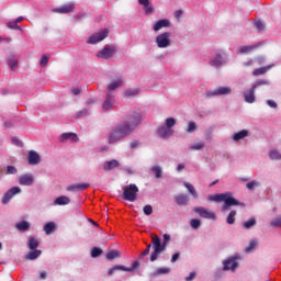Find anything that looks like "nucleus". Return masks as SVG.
Returning <instances> with one entry per match:
<instances>
[{
	"instance_id": "f257e3e1",
	"label": "nucleus",
	"mask_w": 281,
	"mask_h": 281,
	"mask_svg": "<svg viewBox=\"0 0 281 281\" xmlns=\"http://www.w3.org/2000/svg\"><path fill=\"white\" fill-rule=\"evenodd\" d=\"M209 199L211 201H215V203H224L222 210L223 212H227L229 207H234L236 205H239L240 207H245V203L236 200L232 192H226V193H220L215 195H210Z\"/></svg>"
},
{
	"instance_id": "f03ea898",
	"label": "nucleus",
	"mask_w": 281,
	"mask_h": 281,
	"mask_svg": "<svg viewBox=\"0 0 281 281\" xmlns=\"http://www.w3.org/2000/svg\"><path fill=\"white\" fill-rule=\"evenodd\" d=\"M133 134V128L121 123L116 125L110 133L109 144H115L120 142V139H124V137H128V135Z\"/></svg>"
},
{
	"instance_id": "7ed1b4c3",
	"label": "nucleus",
	"mask_w": 281,
	"mask_h": 281,
	"mask_svg": "<svg viewBox=\"0 0 281 281\" xmlns=\"http://www.w3.org/2000/svg\"><path fill=\"white\" fill-rule=\"evenodd\" d=\"M151 245H153V251L150 255V262H155V260H157V258H159V256H161V254H164V251H166V247H168V243L162 241L161 243V238H159V236L153 234L151 235Z\"/></svg>"
},
{
	"instance_id": "20e7f679",
	"label": "nucleus",
	"mask_w": 281,
	"mask_h": 281,
	"mask_svg": "<svg viewBox=\"0 0 281 281\" xmlns=\"http://www.w3.org/2000/svg\"><path fill=\"white\" fill-rule=\"evenodd\" d=\"M143 117H142V113L133 111L131 112L125 121L123 122V124L125 126H130L132 128V133L135 131V128H137V126H139L143 122Z\"/></svg>"
},
{
	"instance_id": "39448f33",
	"label": "nucleus",
	"mask_w": 281,
	"mask_h": 281,
	"mask_svg": "<svg viewBox=\"0 0 281 281\" xmlns=\"http://www.w3.org/2000/svg\"><path fill=\"white\" fill-rule=\"evenodd\" d=\"M137 194H139V188L137 184H128L123 188V199L124 201H128L130 203H134L137 201Z\"/></svg>"
},
{
	"instance_id": "423d86ee",
	"label": "nucleus",
	"mask_w": 281,
	"mask_h": 281,
	"mask_svg": "<svg viewBox=\"0 0 281 281\" xmlns=\"http://www.w3.org/2000/svg\"><path fill=\"white\" fill-rule=\"evenodd\" d=\"M170 36H172L170 32L159 34L156 37L157 47H159L160 49H166V47H170Z\"/></svg>"
},
{
	"instance_id": "0eeeda50",
	"label": "nucleus",
	"mask_w": 281,
	"mask_h": 281,
	"mask_svg": "<svg viewBox=\"0 0 281 281\" xmlns=\"http://www.w3.org/2000/svg\"><path fill=\"white\" fill-rule=\"evenodd\" d=\"M195 214H199L202 218H207L209 221H216V214L210 210L204 209L203 206L193 209Z\"/></svg>"
},
{
	"instance_id": "6e6552de",
	"label": "nucleus",
	"mask_w": 281,
	"mask_h": 281,
	"mask_svg": "<svg viewBox=\"0 0 281 281\" xmlns=\"http://www.w3.org/2000/svg\"><path fill=\"white\" fill-rule=\"evenodd\" d=\"M106 36H109V30H103L94 35H92L87 43L89 45H95L97 43H100L102 41H104V38H106Z\"/></svg>"
},
{
	"instance_id": "1a4fd4ad",
	"label": "nucleus",
	"mask_w": 281,
	"mask_h": 281,
	"mask_svg": "<svg viewBox=\"0 0 281 281\" xmlns=\"http://www.w3.org/2000/svg\"><path fill=\"white\" fill-rule=\"evenodd\" d=\"M232 93L231 87H220L216 90L206 92V98H214L216 95H229Z\"/></svg>"
},
{
	"instance_id": "9d476101",
	"label": "nucleus",
	"mask_w": 281,
	"mask_h": 281,
	"mask_svg": "<svg viewBox=\"0 0 281 281\" xmlns=\"http://www.w3.org/2000/svg\"><path fill=\"white\" fill-rule=\"evenodd\" d=\"M135 269H139V261H134L132 267L126 268L124 266H114L109 270V276H113L115 271H127V272H133Z\"/></svg>"
},
{
	"instance_id": "9b49d317",
	"label": "nucleus",
	"mask_w": 281,
	"mask_h": 281,
	"mask_svg": "<svg viewBox=\"0 0 281 281\" xmlns=\"http://www.w3.org/2000/svg\"><path fill=\"white\" fill-rule=\"evenodd\" d=\"M16 194H21V188L19 187L11 188L2 198L3 205H8V202L12 201V198L16 196Z\"/></svg>"
},
{
	"instance_id": "f8f14e48",
	"label": "nucleus",
	"mask_w": 281,
	"mask_h": 281,
	"mask_svg": "<svg viewBox=\"0 0 281 281\" xmlns=\"http://www.w3.org/2000/svg\"><path fill=\"white\" fill-rule=\"evenodd\" d=\"M115 55V47H104L103 49L99 50L97 56L98 58H102V60H108Z\"/></svg>"
},
{
	"instance_id": "ddd939ff",
	"label": "nucleus",
	"mask_w": 281,
	"mask_h": 281,
	"mask_svg": "<svg viewBox=\"0 0 281 281\" xmlns=\"http://www.w3.org/2000/svg\"><path fill=\"white\" fill-rule=\"evenodd\" d=\"M244 100L248 104H254V102H256V85H252L250 89L244 92Z\"/></svg>"
},
{
	"instance_id": "4468645a",
	"label": "nucleus",
	"mask_w": 281,
	"mask_h": 281,
	"mask_svg": "<svg viewBox=\"0 0 281 281\" xmlns=\"http://www.w3.org/2000/svg\"><path fill=\"white\" fill-rule=\"evenodd\" d=\"M236 269H238V261H236V257H232L224 261V271H236Z\"/></svg>"
},
{
	"instance_id": "2eb2a0df",
	"label": "nucleus",
	"mask_w": 281,
	"mask_h": 281,
	"mask_svg": "<svg viewBox=\"0 0 281 281\" xmlns=\"http://www.w3.org/2000/svg\"><path fill=\"white\" fill-rule=\"evenodd\" d=\"M75 5L74 3L64 4L60 8H56L53 10V12H56L57 14H69V12H74Z\"/></svg>"
},
{
	"instance_id": "dca6fc26",
	"label": "nucleus",
	"mask_w": 281,
	"mask_h": 281,
	"mask_svg": "<svg viewBox=\"0 0 281 281\" xmlns=\"http://www.w3.org/2000/svg\"><path fill=\"white\" fill-rule=\"evenodd\" d=\"M20 186H32L34 183V176L32 173H25L19 178Z\"/></svg>"
},
{
	"instance_id": "f3484780",
	"label": "nucleus",
	"mask_w": 281,
	"mask_h": 281,
	"mask_svg": "<svg viewBox=\"0 0 281 281\" xmlns=\"http://www.w3.org/2000/svg\"><path fill=\"white\" fill-rule=\"evenodd\" d=\"M225 56L221 53H217L214 58L210 61L211 67H221L225 63Z\"/></svg>"
},
{
	"instance_id": "a211bd4d",
	"label": "nucleus",
	"mask_w": 281,
	"mask_h": 281,
	"mask_svg": "<svg viewBox=\"0 0 281 281\" xmlns=\"http://www.w3.org/2000/svg\"><path fill=\"white\" fill-rule=\"evenodd\" d=\"M164 27H170L169 20L162 19V20L157 21L154 24L153 30H154V32H159V30H164Z\"/></svg>"
},
{
	"instance_id": "6ab92c4d",
	"label": "nucleus",
	"mask_w": 281,
	"mask_h": 281,
	"mask_svg": "<svg viewBox=\"0 0 281 281\" xmlns=\"http://www.w3.org/2000/svg\"><path fill=\"white\" fill-rule=\"evenodd\" d=\"M29 164L31 166H36L37 164H41V156L38 153L31 150L29 151Z\"/></svg>"
},
{
	"instance_id": "aec40b11",
	"label": "nucleus",
	"mask_w": 281,
	"mask_h": 281,
	"mask_svg": "<svg viewBox=\"0 0 281 281\" xmlns=\"http://www.w3.org/2000/svg\"><path fill=\"white\" fill-rule=\"evenodd\" d=\"M140 5H144L145 14H154L155 8L150 4V0H138Z\"/></svg>"
},
{
	"instance_id": "412c9836",
	"label": "nucleus",
	"mask_w": 281,
	"mask_h": 281,
	"mask_svg": "<svg viewBox=\"0 0 281 281\" xmlns=\"http://www.w3.org/2000/svg\"><path fill=\"white\" fill-rule=\"evenodd\" d=\"M175 201L177 205H188V203H190V198L188 196V194L182 193V194L176 195Z\"/></svg>"
},
{
	"instance_id": "4be33fe9",
	"label": "nucleus",
	"mask_w": 281,
	"mask_h": 281,
	"mask_svg": "<svg viewBox=\"0 0 281 281\" xmlns=\"http://www.w3.org/2000/svg\"><path fill=\"white\" fill-rule=\"evenodd\" d=\"M7 65L12 71H16V68L19 67V59H16V56L10 55L7 59Z\"/></svg>"
},
{
	"instance_id": "5701e85b",
	"label": "nucleus",
	"mask_w": 281,
	"mask_h": 281,
	"mask_svg": "<svg viewBox=\"0 0 281 281\" xmlns=\"http://www.w3.org/2000/svg\"><path fill=\"white\" fill-rule=\"evenodd\" d=\"M159 137H162V139H166V137H170L172 135V130L168 128L167 126H160L157 131Z\"/></svg>"
},
{
	"instance_id": "b1692460",
	"label": "nucleus",
	"mask_w": 281,
	"mask_h": 281,
	"mask_svg": "<svg viewBox=\"0 0 281 281\" xmlns=\"http://www.w3.org/2000/svg\"><path fill=\"white\" fill-rule=\"evenodd\" d=\"M113 102H115V99L111 95V93L106 94L105 101L102 105V109L104 111H109L113 106Z\"/></svg>"
},
{
	"instance_id": "393cba45",
	"label": "nucleus",
	"mask_w": 281,
	"mask_h": 281,
	"mask_svg": "<svg viewBox=\"0 0 281 281\" xmlns=\"http://www.w3.org/2000/svg\"><path fill=\"white\" fill-rule=\"evenodd\" d=\"M248 136H249V131L241 130L233 135V140L240 142V139H245V137H248Z\"/></svg>"
},
{
	"instance_id": "a878e982",
	"label": "nucleus",
	"mask_w": 281,
	"mask_h": 281,
	"mask_svg": "<svg viewBox=\"0 0 281 281\" xmlns=\"http://www.w3.org/2000/svg\"><path fill=\"white\" fill-rule=\"evenodd\" d=\"M119 167H120V161L113 159L104 162L103 170H113L114 168H119Z\"/></svg>"
},
{
	"instance_id": "bb28decb",
	"label": "nucleus",
	"mask_w": 281,
	"mask_h": 281,
	"mask_svg": "<svg viewBox=\"0 0 281 281\" xmlns=\"http://www.w3.org/2000/svg\"><path fill=\"white\" fill-rule=\"evenodd\" d=\"M87 188H91L90 183H79V184H72L68 187L69 192H76V190H87Z\"/></svg>"
},
{
	"instance_id": "cd10ccee",
	"label": "nucleus",
	"mask_w": 281,
	"mask_h": 281,
	"mask_svg": "<svg viewBox=\"0 0 281 281\" xmlns=\"http://www.w3.org/2000/svg\"><path fill=\"white\" fill-rule=\"evenodd\" d=\"M44 232L47 236L50 234H54L56 232V223L54 222H48L44 225Z\"/></svg>"
},
{
	"instance_id": "c85d7f7f",
	"label": "nucleus",
	"mask_w": 281,
	"mask_h": 281,
	"mask_svg": "<svg viewBox=\"0 0 281 281\" xmlns=\"http://www.w3.org/2000/svg\"><path fill=\"white\" fill-rule=\"evenodd\" d=\"M170 273V268H158L156 271L151 272V278H157L158 276H166Z\"/></svg>"
},
{
	"instance_id": "c756f323",
	"label": "nucleus",
	"mask_w": 281,
	"mask_h": 281,
	"mask_svg": "<svg viewBox=\"0 0 281 281\" xmlns=\"http://www.w3.org/2000/svg\"><path fill=\"white\" fill-rule=\"evenodd\" d=\"M71 200L68 196L61 195L55 200V205H69Z\"/></svg>"
},
{
	"instance_id": "7c9ffc66",
	"label": "nucleus",
	"mask_w": 281,
	"mask_h": 281,
	"mask_svg": "<svg viewBox=\"0 0 281 281\" xmlns=\"http://www.w3.org/2000/svg\"><path fill=\"white\" fill-rule=\"evenodd\" d=\"M42 254L43 251L35 249L26 254L25 258L26 260H36Z\"/></svg>"
},
{
	"instance_id": "2f4dec72",
	"label": "nucleus",
	"mask_w": 281,
	"mask_h": 281,
	"mask_svg": "<svg viewBox=\"0 0 281 281\" xmlns=\"http://www.w3.org/2000/svg\"><path fill=\"white\" fill-rule=\"evenodd\" d=\"M67 139H70V142H78V135H76V133H64L61 135V142H67Z\"/></svg>"
},
{
	"instance_id": "473e14b6",
	"label": "nucleus",
	"mask_w": 281,
	"mask_h": 281,
	"mask_svg": "<svg viewBox=\"0 0 281 281\" xmlns=\"http://www.w3.org/2000/svg\"><path fill=\"white\" fill-rule=\"evenodd\" d=\"M122 85H123L122 79L113 80V81L108 86V90H109V91H115V89H120V87H122Z\"/></svg>"
},
{
	"instance_id": "72a5a7b5",
	"label": "nucleus",
	"mask_w": 281,
	"mask_h": 281,
	"mask_svg": "<svg viewBox=\"0 0 281 281\" xmlns=\"http://www.w3.org/2000/svg\"><path fill=\"white\" fill-rule=\"evenodd\" d=\"M270 69H271V66L257 68L252 71V76H265V74H267V71H269Z\"/></svg>"
},
{
	"instance_id": "f704fd0d",
	"label": "nucleus",
	"mask_w": 281,
	"mask_h": 281,
	"mask_svg": "<svg viewBox=\"0 0 281 281\" xmlns=\"http://www.w3.org/2000/svg\"><path fill=\"white\" fill-rule=\"evenodd\" d=\"M184 188H187L193 199H199V193H196L194 186L190 184L189 182H184Z\"/></svg>"
},
{
	"instance_id": "c9c22d12",
	"label": "nucleus",
	"mask_w": 281,
	"mask_h": 281,
	"mask_svg": "<svg viewBox=\"0 0 281 281\" xmlns=\"http://www.w3.org/2000/svg\"><path fill=\"white\" fill-rule=\"evenodd\" d=\"M16 229L20 232H27L30 229V224L27 221H22L15 225Z\"/></svg>"
},
{
	"instance_id": "e433bc0d",
	"label": "nucleus",
	"mask_w": 281,
	"mask_h": 281,
	"mask_svg": "<svg viewBox=\"0 0 281 281\" xmlns=\"http://www.w3.org/2000/svg\"><path fill=\"white\" fill-rule=\"evenodd\" d=\"M254 49H258V45H248L239 47L240 54H249V52H254Z\"/></svg>"
},
{
	"instance_id": "4c0bfd02",
	"label": "nucleus",
	"mask_w": 281,
	"mask_h": 281,
	"mask_svg": "<svg viewBox=\"0 0 281 281\" xmlns=\"http://www.w3.org/2000/svg\"><path fill=\"white\" fill-rule=\"evenodd\" d=\"M29 249H31V251L38 249V239H36L35 237H30L29 238Z\"/></svg>"
},
{
	"instance_id": "58836bf2",
	"label": "nucleus",
	"mask_w": 281,
	"mask_h": 281,
	"mask_svg": "<svg viewBox=\"0 0 281 281\" xmlns=\"http://www.w3.org/2000/svg\"><path fill=\"white\" fill-rule=\"evenodd\" d=\"M122 252L120 250H111L110 252L106 254V259L108 260H115V258H121Z\"/></svg>"
},
{
	"instance_id": "ea45409f",
	"label": "nucleus",
	"mask_w": 281,
	"mask_h": 281,
	"mask_svg": "<svg viewBox=\"0 0 281 281\" xmlns=\"http://www.w3.org/2000/svg\"><path fill=\"white\" fill-rule=\"evenodd\" d=\"M151 172H154L156 179H161V176L164 175V170L159 166L151 167Z\"/></svg>"
},
{
	"instance_id": "a19ab883",
	"label": "nucleus",
	"mask_w": 281,
	"mask_h": 281,
	"mask_svg": "<svg viewBox=\"0 0 281 281\" xmlns=\"http://www.w3.org/2000/svg\"><path fill=\"white\" fill-rule=\"evenodd\" d=\"M269 157H270V159H272V161H280V159H281V154H280V151L273 149V150H271V151L269 153Z\"/></svg>"
},
{
	"instance_id": "79ce46f5",
	"label": "nucleus",
	"mask_w": 281,
	"mask_h": 281,
	"mask_svg": "<svg viewBox=\"0 0 281 281\" xmlns=\"http://www.w3.org/2000/svg\"><path fill=\"white\" fill-rule=\"evenodd\" d=\"M256 217H252L243 224L244 229H251L256 225Z\"/></svg>"
},
{
	"instance_id": "37998d69",
	"label": "nucleus",
	"mask_w": 281,
	"mask_h": 281,
	"mask_svg": "<svg viewBox=\"0 0 281 281\" xmlns=\"http://www.w3.org/2000/svg\"><path fill=\"white\" fill-rule=\"evenodd\" d=\"M138 93H139V89L137 88H134V89L131 88L125 91V95L127 98H135V95H137Z\"/></svg>"
},
{
	"instance_id": "c03bdc74",
	"label": "nucleus",
	"mask_w": 281,
	"mask_h": 281,
	"mask_svg": "<svg viewBox=\"0 0 281 281\" xmlns=\"http://www.w3.org/2000/svg\"><path fill=\"white\" fill-rule=\"evenodd\" d=\"M153 245H147L145 250H143L140 252V255L138 256V260H144V258H146V256H148V254H150V249H151Z\"/></svg>"
},
{
	"instance_id": "a18cd8bd",
	"label": "nucleus",
	"mask_w": 281,
	"mask_h": 281,
	"mask_svg": "<svg viewBox=\"0 0 281 281\" xmlns=\"http://www.w3.org/2000/svg\"><path fill=\"white\" fill-rule=\"evenodd\" d=\"M203 148H205V143L203 142L195 143L190 146V150H203Z\"/></svg>"
},
{
	"instance_id": "49530a36",
	"label": "nucleus",
	"mask_w": 281,
	"mask_h": 281,
	"mask_svg": "<svg viewBox=\"0 0 281 281\" xmlns=\"http://www.w3.org/2000/svg\"><path fill=\"white\" fill-rule=\"evenodd\" d=\"M100 256H102V249L99 247H93L91 249V258H100Z\"/></svg>"
},
{
	"instance_id": "de8ad7c7",
	"label": "nucleus",
	"mask_w": 281,
	"mask_h": 281,
	"mask_svg": "<svg viewBox=\"0 0 281 281\" xmlns=\"http://www.w3.org/2000/svg\"><path fill=\"white\" fill-rule=\"evenodd\" d=\"M256 247H258V241L251 240L249 243V246L246 247V249H245L246 254H251V251H254V249H256Z\"/></svg>"
},
{
	"instance_id": "09e8293b",
	"label": "nucleus",
	"mask_w": 281,
	"mask_h": 281,
	"mask_svg": "<svg viewBox=\"0 0 281 281\" xmlns=\"http://www.w3.org/2000/svg\"><path fill=\"white\" fill-rule=\"evenodd\" d=\"M234 216H236V211H231L226 220V223L228 225H234V223H236V220H234Z\"/></svg>"
},
{
	"instance_id": "8fccbe9b",
	"label": "nucleus",
	"mask_w": 281,
	"mask_h": 281,
	"mask_svg": "<svg viewBox=\"0 0 281 281\" xmlns=\"http://www.w3.org/2000/svg\"><path fill=\"white\" fill-rule=\"evenodd\" d=\"M190 225H191L192 229H199L201 227V220L192 218L190 221Z\"/></svg>"
},
{
	"instance_id": "3c124183",
	"label": "nucleus",
	"mask_w": 281,
	"mask_h": 281,
	"mask_svg": "<svg viewBox=\"0 0 281 281\" xmlns=\"http://www.w3.org/2000/svg\"><path fill=\"white\" fill-rule=\"evenodd\" d=\"M270 226L271 227H281V216H278V217L273 218L270 222Z\"/></svg>"
},
{
	"instance_id": "603ef678",
	"label": "nucleus",
	"mask_w": 281,
	"mask_h": 281,
	"mask_svg": "<svg viewBox=\"0 0 281 281\" xmlns=\"http://www.w3.org/2000/svg\"><path fill=\"white\" fill-rule=\"evenodd\" d=\"M260 186V182L252 180L246 184L247 190H254L255 188H258Z\"/></svg>"
},
{
	"instance_id": "864d4df0",
	"label": "nucleus",
	"mask_w": 281,
	"mask_h": 281,
	"mask_svg": "<svg viewBox=\"0 0 281 281\" xmlns=\"http://www.w3.org/2000/svg\"><path fill=\"white\" fill-rule=\"evenodd\" d=\"M175 124H177V121L173 117H168L166 120V127L171 130L172 126H175Z\"/></svg>"
},
{
	"instance_id": "5fc2aeb1",
	"label": "nucleus",
	"mask_w": 281,
	"mask_h": 281,
	"mask_svg": "<svg viewBox=\"0 0 281 281\" xmlns=\"http://www.w3.org/2000/svg\"><path fill=\"white\" fill-rule=\"evenodd\" d=\"M196 131V123L194 121L189 122L187 133H194Z\"/></svg>"
},
{
	"instance_id": "6e6d98bb",
	"label": "nucleus",
	"mask_w": 281,
	"mask_h": 281,
	"mask_svg": "<svg viewBox=\"0 0 281 281\" xmlns=\"http://www.w3.org/2000/svg\"><path fill=\"white\" fill-rule=\"evenodd\" d=\"M143 212L146 216H150L153 214V205L147 204L143 207Z\"/></svg>"
},
{
	"instance_id": "4d7b16f0",
	"label": "nucleus",
	"mask_w": 281,
	"mask_h": 281,
	"mask_svg": "<svg viewBox=\"0 0 281 281\" xmlns=\"http://www.w3.org/2000/svg\"><path fill=\"white\" fill-rule=\"evenodd\" d=\"M47 63H49V57L47 56H42L41 60H40V65L41 67H47Z\"/></svg>"
},
{
	"instance_id": "13d9d810",
	"label": "nucleus",
	"mask_w": 281,
	"mask_h": 281,
	"mask_svg": "<svg viewBox=\"0 0 281 281\" xmlns=\"http://www.w3.org/2000/svg\"><path fill=\"white\" fill-rule=\"evenodd\" d=\"M7 26L9 27V30H18L19 24H16V21H10L8 22Z\"/></svg>"
},
{
	"instance_id": "bf43d9fd",
	"label": "nucleus",
	"mask_w": 281,
	"mask_h": 281,
	"mask_svg": "<svg viewBox=\"0 0 281 281\" xmlns=\"http://www.w3.org/2000/svg\"><path fill=\"white\" fill-rule=\"evenodd\" d=\"M7 175H16V169L14 168V166L7 167Z\"/></svg>"
},
{
	"instance_id": "052dcab7",
	"label": "nucleus",
	"mask_w": 281,
	"mask_h": 281,
	"mask_svg": "<svg viewBox=\"0 0 281 281\" xmlns=\"http://www.w3.org/2000/svg\"><path fill=\"white\" fill-rule=\"evenodd\" d=\"M267 104L270 106V109H278V103H276L273 100H268Z\"/></svg>"
},
{
	"instance_id": "680f3d73",
	"label": "nucleus",
	"mask_w": 281,
	"mask_h": 281,
	"mask_svg": "<svg viewBox=\"0 0 281 281\" xmlns=\"http://www.w3.org/2000/svg\"><path fill=\"white\" fill-rule=\"evenodd\" d=\"M196 278V272H191L188 277H186V281H192Z\"/></svg>"
},
{
	"instance_id": "e2e57ef3",
	"label": "nucleus",
	"mask_w": 281,
	"mask_h": 281,
	"mask_svg": "<svg viewBox=\"0 0 281 281\" xmlns=\"http://www.w3.org/2000/svg\"><path fill=\"white\" fill-rule=\"evenodd\" d=\"M255 25L257 30H265V24H262V21L255 22Z\"/></svg>"
},
{
	"instance_id": "0e129e2a",
	"label": "nucleus",
	"mask_w": 281,
	"mask_h": 281,
	"mask_svg": "<svg viewBox=\"0 0 281 281\" xmlns=\"http://www.w3.org/2000/svg\"><path fill=\"white\" fill-rule=\"evenodd\" d=\"M181 256L180 252H176L171 257V262H177L179 260V257Z\"/></svg>"
},
{
	"instance_id": "69168bd1",
	"label": "nucleus",
	"mask_w": 281,
	"mask_h": 281,
	"mask_svg": "<svg viewBox=\"0 0 281 281\" xmlns=\"http://www.w3.org/2000/svg\"><path fill=\"white\" fill-rule=\"evenodd\" d=\"M40 280H47V271L40 272Z\"/></svg>"
},
{
	"instance_id": "338daca9",
	"label": "nucleus",
	"mask_w": 281,
	"mask_h": 281,
	"mask_svg": "<svg viewBox=\"0 0 281 281\" xmlns=\"http://www.w3.org/2000/svg\"><path fill=\"white\" fill-rule=\"evenodd\" d=\"M182 14H183V10H177V11L175 12L176 19H181Z\"/></svg>"
},
{
	"instance_id": "774afa93",
	"label": "nucleus",
	"mask_w": 281,
	"mask_h": 281,
	"mask_svg": "<svg viewBox=\"0 0 281 281\" xmlns=\"http://www.w3.org/2000/svg\"><path fill=\"white\" fill-rule=\"evenodd\" d=\"M164 243H170V235L169 234H165L164 235Z\"/></svg>"
}]
</instances>
